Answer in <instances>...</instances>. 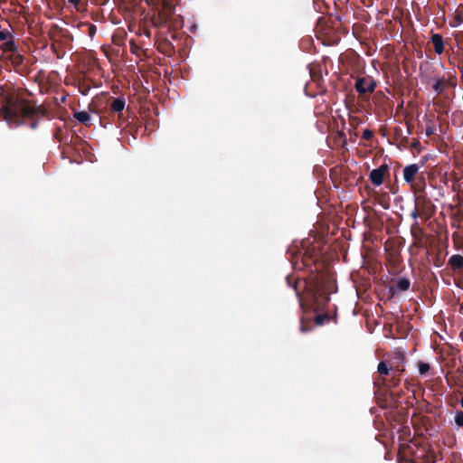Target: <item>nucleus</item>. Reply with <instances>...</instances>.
I'll return each mask as SVG.
<instances>
[{
	"label": "nucleus",
	"instance_id": "5701e85b",
	"mask_svg": "<svg viewBox=\"0 0 463 463\" xmlns=\"http://www.w3.org/2000/svg\"><path fill=\"white\" fill-rule=\"evenodd\" d=\"M373 385L377 389L387 388L388 389V381L386 377L377 376L373 380Z\"/></svg>",
	"mask_w": 463,
	"mask_h": 463
},
{
	"label": "nucleus",
	"instance_id": "58836bf2",
	"mask_svg": "<svg viewBox=\"0 0 463 463\" xmlns=\"http://www.w3.org/2000/svg\"><path fill=\"white\" fill-rule=\"evenodd\" d=\"M417 232H418L419 233H422V230H421V228L417 227Z\"/></svg>",
	"mask_w": 463,
	"mask_h": 463
},
{
	"label": "nucleus",
	"instance_id": "412c9836",
	"mask_svg": "<svg viewBox=\"0 0 463 463\" xmlns=\"http://www.w3.org/2000/svg\"><path fill=\"white\" fill-rule=\"evenodd\" d=\"M79 28L80 29H83V28H86L87 29V33L89 34V36L90 38H92L95 34H96V32H97V27L95 24H90L89 22H82L79 24Z\"/></svg>",
	"mask_w": 463,
	"mask_h": 463
},
{
	"label": "nucleus",
	"instance_id": "a19ab883",
	"mask_svg": "<svg viewBox=\"0 0 463 463\" xmlns=\"http://www.w3.org/2000/svg\"><path fill=\"white\" fill-rule=\"evenodd\" d=\"M460 405H461V407L463 408V394H462V397H461V399H460Z\"/></svg>",
	"mask_w": 463,
	"mask_h": 463
},
{
	"label": "nucleus",
	"instance_id": "e433bc0d",
	"mask_svg": "<svg viewBox=\"0 0 463 463\" xmlns=\"http://www.w3.org/2000/svg\"><path fill=\"white\" fill-rule=\"evenodd\" d=\"M8 52H4L3 47L0 45V59L5 57V54Z\"/></svg>",
	"mask_w": 463,
	"mask_h": 463
},
{
	"label": "nucleus",
	"instance_id": "4be33fe9",
	"mask_svg": "<svg viewBox=\"0 0 463 463\" xmlns=\"http://www.w3.org/2000/svg\"><path fill=\"white\" fill-rule=\"evenodd\" d=\"M68 3L72 5L76 11L82 12L86 9L88 0H68Z\"/></svg>",
	"mask_w": 463,
	"mask_h": 463
},
{
	"label": "nucleus",
	"instance_id": "6e6552de",
	"mask_svg": "<svg viewBox=\"0 0 463 463\" xmlns=\"http://www.w3.org/2000/svg\"><path fill=\"white\" fill-rule=\"evenodd\" d=\"M126 106V100L124 97L111 98L109 102V111L118 113V125L121 126L125 121L123 117V110Z\"/></svg>",
	"mask_w": 463,
	"mask_h": 463
},
{
	"label": "nucleus",
	"instance_id": "6ab92c4d",
	"mask_svg": "<svg viewBox=\"0 0 463 463\" xmlns=\"http://www.w3.org/2000/svg\"><path fill=\"white\" fill-rule=\"evenodd\" d=\"M73 118L85 126H90V116L86 111H74Z\"/></svg>",
	"mask_w": 463,
	"mask_h": 463
},
{
	"label": "nucleus",
	"instance_id": "f8f14e48",
	"mask_svg": "<svg viewBox=\"0 0 463 463\" xmlns=\"http://www.w3.org/2000/svg\"><path fill=\"white\" fill-rule=\"evenodd\" d=\"M447 267L454 275L456 273H463V256L460 254H453L448 260Z\"/></svg>",
	"mask_w": 463,
	"mask_h": 463
},
{
	"label": "nucleus",
	"instance_id": "f704fd0d",
	"mask_svg": "<svg viewBox=\"0 0 463 463\" xmlns=\"http://www.w3.org/2000/svg\"><path fill=\"white\" fill-rule=\"evenodd\" d=\"M455 276H457V279H458V285L463 287V273H456Z\"/></svg>",
	"mask_w": 463,
	"mask_h": 463
},
{
	"label": "nucleus",
	"instance_id": "393cba45",
	"mask_svg": "<svg viewBox=\"0 0 463 463\" xmlns=\"http://www.w3.org/2000/svg\"><path fill=\"white\" fill-rule=\"evenodd\" d=\"M435 131H436V126H435L434 122L430 119H428L427 127L425 129L426 136L430 137L435 133Z\"/></svg>",
	"mask_w": 463,
	"mask_h": 463
},
{
	"label": "nucleus",
	"instance_id": "ddd939ff",
	"mask_svg": "<svg viewBox=\"0 0 463 463\" xmlns=\"http://www.w3.org/2000/svg\"><path fill=\"white\" fill-rule=\"evenodd\" d=\"M411 189L414 193L415 196L420 194H426V180L424 178L423 173H420L419 177L415 180V183L410 184Z\"/></svg>",
	"mask_w": 463,
	"mask_h": 463
},
{
	"label": "nucleus",
	"instance_id": "c756f323",
	"mask_svg": "<svg viewBox=\"0 0 463 463\" xmlns=\"http://www.w3.org/2000/svg\"><path fill=\"white\" fill-rule=\"evenodd\" d=\"M373 137V133L371 129H364L363 132V138L365 140H371Z\"/></svg>",
	"mask_w": 463,
	"mask_h": 463
},
{
	"label": "nucleus",
	"instance_id": "1a4fd4ad",
	"mask_svg": "<svg viewBox=\"0 0 463 463\" xmlns=\"http://www.w3.org/2000/svg\"><path fill=\"white\" fill-rule=\"evenodd\" d=\"M411 287V280L408 278L400 277L392 279L389 286V291L392 296L409 290Z\"/></svg>",
	"mask_w": 463,
	"mask_h": 463
},
{
	"label": "nucleus",
	"instance_id": "2eb2a0df",
	"mask_svg": "<svg viewBox=\"0 0 463 463\" xmlns=\"http://www.w3.org/2000/svg\"><path fill=\"white\" fill-rule=\"evenodd\" d=\"M8 54L5 56V59L10 61L14 67H18L24 62V56L18 52L17 48L14 51H7Z\"/></svg>",
	"mask_w": 463,
	"mask_h": 463
},
{
	"label": "nucleus",
	"instance_id": "aec40b11",
	"mask_svg": "<svg viewBox=\"0 0 463 463\" xmlns=\"http://www.w3.org/2000/svg\"><path fill=\"white\" fill-rule=\"evenodd\" d=\"M393 369L391 365L387 364L384 361L378 364L377 372L379 376L386 377L392 373Z\"/></svg>",
	"mask_w": 463,
	"mask_h": 463
},
{
	"label": "nucleus",
	"instance_id": "72a5a7b5",
	"mask_svg": "<svg viewBox=\"0 0 463 463\" xmlns=\"http://www.w3.org/2000/svg\"><path fill=\"white\" fill-rule=\"evenodd\" d=\"M411 148H413V149H420V141H419V140L415 139V140L411 143Z\"/></svg>",
	"mask_w": 463,
	"mask_h": 463
},
{
	"label": "nucleus",
	"instance_id": "20e7f679",
	"mask_svg": "<svg viewBox=\"0 0 463 463\" xmlns=\"http://www.w3.org/2000/svg\"><path fill=\"white\" fill-rule=\"evenodd\" d=\"M376 87L377 82L371 76L357 77L355 80L354 89L364 100L369 99V95L375 90Z\"/></svg>",
	"mask_w": 463,
	"mask_h": 463
},
{
	"label": "nucleus",
	"instance_id": "a878e982",
	"mask_svg": "<svg viewBox=\"0 0 463 463\" xmlns=\"http://www.w3.org/2000/svg\"><path fill=\"white\" fill-rule=\"evenodd\" d=\"M418 367L420 375H425L430 369V364L424 362H420Z\"/></svg>",
	"mask_w": 463,
	"mask_h": 463
},
{
	"label": "nucleus",
	"instance_id": "c85d7f7f",
	"mask_svg": "<svg viewBox=\"0 0 463 463\" xmlns=\"http://www.w3.org/2000/svg\"><path fill=\"white\" fill-rule=\"evenodd\" d=\"M455 39L459 52L463 51V32L458 33Z\"/></svg>",
	"mask_w": 463,
	"mask_h": 463
},
{
	"label": "nucleus",
	"instance_id": "37998d69",
	"mask_svg": "<svg viewBox=\"0 0 463 463\" xmlns=\"http://www.w3.org/2000/svg\"><path fill=\"white\" fill-rule=\"evenodd\" d=\"M399 357L403 359V355L402 354H399Z\"/></svg>",
	"mask_w": 463,
	"mask_h": 463
},
{
	"label": "nucleus",
	"instance_id": "4c0bfd02",
	"mask_svg": "<svg viewBox=\"0 0 463 463\" xmlns=\"http://www.w3.org/2000/svg\"><path fill=\"white\" fill-rule=\"evenodd\" d=\"M134 48H137V44H133V45L131 46V50H132V52H135Z\"/></svg>",
	"mask_w": 463,
	"mask_h": 463
},
{
	"label": "nucleus",
	"instance_id": "4468645a",
	"mask_svg": "<svg viewBox=\"0 0 463 463\" xmlns=\"http://www.w3.org/2000/svg\"><path fill=\"white\" fill-rule=\"evenodd\" d=\"M430 43L433 44L434 51L437 54L440 55L444 52V40L439 33H431Z\"/></svg>",
	"mask_w": 463,
	"mask_h": 463
},
{
	"label": "nucleus",
	"instance_id": "dca6fc26",
	"mask_svg": "<svg viewBox=\"0 0 463 463\" xmlns=\"http://www.w3.org/2000/svg\"><path fill=\"white\" fill-rule=\"evenodd\" d=\"M154 9L153 15L162 14L165 11V0H145Z\"/></svg>",
	"mask_w": 463,
	"mask_h": 463
},
{
	"label": "nucleus",
	"instance_id": "cd10ccee",
	"mask_svg": "<svg viewBox=\"0 0 463 463\" xmlns=\"http://www.w3.org/2000/svg\"><path fill=\"white\" fill-rule=\"evenodd\" d=\"M362 123V119L356 116H349V124L353 128H357Z\"/></svg>",
	"mask_w": 463,
	"mask_h": 463
},
{
	"label": "nucleus",
	"instance_id": "a211bd4d",
	"mask_svg": "<svg viewBox=\"0 0 463 463\" xmlns=\"http://www.w3.org/2000/svg\"><path fill=\"white\" fill-rule=\"evenodd\" d=\"M157 49L160 52L169 57L174 53V46L168 40L160 43Z\"/></svg>",
	"mask_w": 463,
	"mask_h": 463
},
{
	"label": "nucleus",
	"instance_id": "ea45409f",
	"mask_svg": "<svg viewBox=\"0 0 463 463\" xmlns=\"http://www.w3.org/2000/svg\"><path fill=\"white\" fill-rule=\"evenodd\" d=\"M411 232H412V235H413L414 237H416V236H417V233H416V232H414V229H413V228H412Z\"/></svg>",
	"mask_w": 463,
	"mask_h": 463
},
{
	"label": "nucleus",
	"instance_id": "bb28decb",
	"mask_svg": "<svg viewBox=\"0 0 463 463\" xmlns=\"http://www.w3.org/2000/svg\"><path fill=\"white\" fill-rule=\"evenodd\" d=\"M454 421L458 427H463V411H456Z\"/></svg>",
	"mask_w": 463,
	"mask_h": 463
},
{
	"label": "nucleus",
	"instance_id": "b1692460",
	"mask_svg": "<svg viewBox=\"0 0 463 463\" xmlns=\"http://www.w3.org/2000/svg\"><path fill=\"white\" fill-rule=\"evenodd\" d=\"M445 80L444 79H438L436 82L433 84L432 89L437 94H441L445 89Z\"/></svg>",
	"mask_w": 463,
	"mask_h": 463
},
{
	"label": "nucleus",
	"instance_id": "2f4dec72",
	"mask_svg": "<svg viewBox=\"0 0 463 463\" xmlns=\"http://www.w3.org/2000/svg\"><path fill=\"white\" fill-rule=\"evenodd\" d=\"M79 90L80 92L82 94V95H87L89 90H90V87L86 86V85H83V86H80L79 87Z\"/></svg>",
	"mask_w": 463,
	"mask_h": 463
},
{
	"label": "nucleus",
	"instance_id": "7c9ffc66",
	"mask_svg": "<svg viewBox=\"0 0 463 463\" xmlns=\"http://www.w3.org/2000/svg\"><path fill=\"white\" fill-rule=\"evenodd\" d=\"M420 215H421V212L415 206V209L411 212V216L416 220Z\"/></svg>",
	"mask_w": 463,
	"mask_h": 463
},
{
	"label": "nucleus",
	"instance_id": "c9c22d12",
	"mask_svg": "<svg viewBox=\"0 0 463 463\" xmlns=\"http://www.w3.org/2000/svg\"><path fill=\"white\" fill-rule=\"evenodd\" d=\"M142 33L144 35H146V37H150L151 36V32H150L149 29H144Z\"/></svg>",
	"mask_w": 463,
	"mask_h": 463
},
{
	"label": "nucleus",
	"instance_id": "423d86ee",
	"mask_svg": "<svg viewBox=\"0 0 463 463\" xmlns=\"http://www.w3.org/2000/svg\"><path fill=\"white\" fill-rule=\"evenodd\" d=\"M415 206L421 212V215L427 218H430L435 213V205L426 194L415 196Z\"/></svg>",
	"mask_w": 463,
	"mask_h": 463
},
{
	"label": "nucleus",
	"instance_id": "0eeeda50",
	"mask_svg": "<svg viewBox=\"0 0 463 463\" xmlns=\"http://www.w3.org/2000/svg\"><path fill=\"white\" fill-rule=\"evenodd\" d=\"M390 175V168L388 165L383 164L379 167L371 171L369 180L375 186H380L384 182L385 178Z\"/></svg>",
	"mask_w": 463,
	"mask_h": 463
},
{
	"label": "nucleus",
	"instance_id": "39448f33",
	"mask_svg": "<svg viewBox=\"0 0 463 463\" xmlns=\"http://www.w3.org/2000/svg\"><path fill=\"white\" fill-rule=\"evenodd\" d=\"M331 317L327 313L316 314L313 317L305 316L300 320V331L302 333L310 332L313 329V322L316 326H320L328 323Z\"/></svg>",
	"mask_w": 463,
	"mask_h": 463
},
{
	"label": "nucleus",
	"instance_id": "79ce46f5",
	"mask_svg": "<svg viewBox=\"0 0 463 463\" xmlns=\"http://www.w3.org/2000/svg\"><path fill=\"white\" fill-rule=\"evenodd\" d=\"M408 134L411 135V127L408 126Z\"/></svg>",
	"mask_w": 463,
	"mask_h": 463
},
{
	"label": "nucleus",
	"instance_id": "f257e3e1",
	"mask_svg": "<svg viewBox=\"0 0 463 463\" xmlns=\"http://www.w3.org/2000/svg\"><path fill=\"white\" fill-rule=\"evenodd\" d=\"M315 247L299 249L291 246L287 250V255L294 269H305L307 274L300 279L287 276V283L293 288L297 296L300 298L303 292L304 299L315 309L323 308L330 300L334 283L330 276L323 270V264L317 262L315 255ZM301 306L302 299L299 298Z\"/></svg>",
	"mask_w": 463,
	"mask_h": 463
},
{
	"label": "nucleus",
	"instance_id": "f03ea898",
	"mask_svg": "<svg viewBox=\"0 0 463 463\" xmlns=\"http://www.w3.org/2000/svg\"><path fill=\"white\" fill-rule=\"evenodd\" d=\"M0 115L7 124L14 128L28 125L32 129L38 127L40 118L47 111L44 108L32 105L17 91L5 92L2 95Z\"/></svg>",
	"mask_w": 463,
	"mask_h": 463
},
{
	"label": "nucleus",
	"instance_id": "9b49d317",
	"mask_svg": "<svg viewBox=\"0 0 463 463\" xmlns=\"http://www.w3.org/2000/svg\"><path fill=\"white\" fill-rule=\"evenodd\" d=\"M0 42H2V44H0L4 52L7 51H14L16 49V44L14 40L13 33L8 30H2L0 31Z\"/></svg>",
	"mask_w": 463,
	"mask_h": 463
},
{
	"label": "nucleus",
	"instance_id": "f3484780",
	"mask_svg": "<svg viewBox=\"0 0 463 463\" xmlns=\"http://www.w3.org/2000/svg\"><path fill=\"white\" fill-rule=\"evenodd\" d=\"M402 371H403L402 369L400 370L398 368L392 371V373L390 374L391 377L387 378L388 389L393 388L400 383V382H401L400 374Z\"/></svg>",
	"mask_w": 463,
	"mask_h": 463
},
{
	"label": "nucleus",
	"instance_id": "473e14b6",
	"mask_svg": "<svg viewBox=\"0 0 463 463\" xmlns=\"http://www.w3.org/2000/svg\"><path fill=\"white\" fill-rule=\"evenodd\" d=\"M458 56H459V61H458V67L460 68L461 70H463V51L458 52Z\"/></svg>",
	"mask_w": 463,
	"mask_h": 463
},
{
	"label": "nucleus",
	"instance_id": "9d476101",
	"mask_svg": "<svg viewBox=\"0 0 463 463\" xmlns=\"http://www.w3.org/2000/svg\"><path fill=\"white\" fill-rule=\"evenodd\" d=\"M403 179L408 184H412L420 175V166L417 164L406 165L402 170Z\"/></svg>",
	"mask_w": 463,
	"mask_h": 463
},
{
	"label": "nucleus",
	"instance_id": "7ed1b4c3",
	"mask_svg": "<svg viewBox=\"0 0 463 463\" xmlns=\"http://www.w3.org/2000/svg\"><path fill=\"white\" fill-rule=\"evenodd\" d=\"M177 2L178 0H165V11L162 14L151 16L153 26H168L169 28L180 26L181 17L175 16V4Z\"/></svg>",
	"mask_w": 463,
	"mask_h": 463
}]
</instances>
